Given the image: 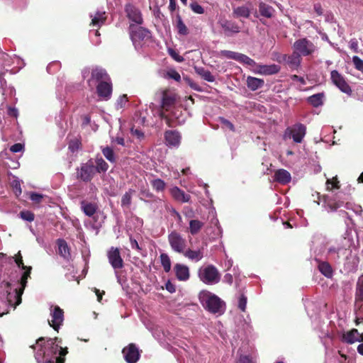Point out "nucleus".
Here are the masks:
<instances>
[{"instance_id":"1","label":"nucleus","mask_w":363,"mask_h":363,"mask_svg":"<svg viewBox=\"0 0 363 363\" xmlns=\"http://www.w3.org/2000/svg\"><path fill=\"white\" fill-rule=\"evenodd\" d=\"M9 259L12 261L13 257H11ZM14 262L18 267L25 271L21 275L19 283L13 284L10 282L2 281L0 284V296L1 298L5 299L9 306L16 308L21 303V296L26 286L28 279L30 277L32 267L23 264L20 252L14 258Z\"/></svg>"},{"instance_id":"2","label":"nucleus","mask_w":363,"mask_h":363,"mask_svg":"<svg viewBox=\"0 0 363 363\" xmlns=\"http://www.w3.org/2000/svg\"><path fill=\"white\" fill-rule=\"evenodd\" d=\"M57 338L48 339L47 342H45V338L40 337L36 342V347H39L40 350L35 354V359L38 362H40V359L45 356H49L50 353L56 355L59 353L60 356H65L67 354V348H62L56 343ZM65 358L61 357L54 356L52 359L46 361L45 363H64Z\"/></svg>"},{"instance_id":"3","label":"nucleus","mask_w":363,"mask_h":363,"mask_svg":"<svg viewBox=\"0 0 363 363\" xmlns=\"http://www.w3.org/2000/svg\"><path fill=\"white\" fill-rule=\"evenodd\" d=\"M199 298L203 308L211 313L220 315L224 313L225 302L216 294L203 290L199 293Z\"/></svg>"},{"instance_id":"4","label":"nucleus","mask_w":363,"mask_h":363,"mask_svg":"<svg viewBox=\"0 0 363 363\" xmlns=\"http://www.w3.org/2000/svg\"><path fill=\"white\" fill-rule=\"evenodd\" d=\"M161 96L160 106L156 108L155 110V105L152 104L150 108L155 111V114L158 116L160 118L165 117V111H168L175 104L177 100V95L174 92L170 90H163L160 93Z\"/></svg>"},{"instance_id":"5","label":"nucleus","mask_w":363,"mask_h":363,"mask_svg":"<svg viewBox=\"0 0 363 363\" xmlns=\"http://www.w3.org/2000/svg\"><path fill=\"white\" fill-rule=\"evenodd\" d=\"M199 279L206 284H216L219 282L220 275L218 270L213 265L201 267L199 270Z\"/></svg>"},{"instance_id":"6","label":"nucleus","mask_w":363,"mask_h":363,"mask_svg":"<svg viewBox=\"0 0 363 363\" xmlns=\"http://www.w3.org/2000/svg\"><path fill=\"white\" fill-rule=\"evenodd\" d=\"M306 133V128L303 124L296 123L288 127L283 135V139L286 140L292 138L294 143L302 142Z\"/></svg>"},{"instance_id":"7","label":"nucleus","mask_w":363,"mask_h":363,"mask_svg":"<svg viewBox=\"0 0 363 363\" xmlns=\"http://www.w3.org/2000/svg\"><path fill=\"white\" fill-rule=\"evenodd\" d=\"M129 30L130 38L135 48L138 45H140L141 41L147 40L150 38V33L147 29L143 27L130 24Z\"/></svg>"},{"instance_id":"8","label":"nucleus","mask_w":363,"mask_h":363,"mask_svg":"<svg viewBox=\"0 0 363 363\" xmlns=\"http://www.w3.org/2000/svg\"><path fill=\"white\" fill-rule=\"evenodd\" d=\"M294 48L300 56L311 55L316 50L315 45L306 38L296 40L294 44Z\"/></svg>"},{"instance_id":"9","label":"nucleus","mask_w":363,"mask_h":363,"mask_svg":"<svg viewBox=\"0 0 363 363\" xmlns=\"http://www.w3.org/2000/svg\"><path fill=\"white\" fill-rule=\"evenodd\" d=\"M168 242L172 250L176 252L182 254L186 250V240L176 231H172L169 234Z\"/></svg>"},{"instance_id":"10","label":"nucleus","mask_w":363,"mask_h":363,"mask_svg":"<svg viewBox=\"0 0 363 363\" xmlns=\"http://www.w3.org/2000/svg\"><path fill=\"white\" fill-rule=\"evenodd\" d=\"M95 173V165L91 160L86 163L82 164L80 167H79L77 171V178L86 182H90Z\"/></svg>"},{"instance_id":"11","label":"nucleus","mask_w":363,"mask_h":363,"mask_svg":"<svg viewBox=\"0 0 363 363\" xmlns=\"http://www.w3.org/2000/svg\"><path fill=\"white\" fill-rule=\"evenodd\" d=\"M247 66L250 67L253 73L262 75L274 74L280 70V67L277 65H260L257 64L255 61L254 65H247Z\"/></svg>"},{"instance_id":"12","label":"nucleus","mask_w":363,"mask_h":363,"mask_svg":"<svg viewBox=\"0 0 363 363\" xmlns=\"http://www.w3.org/2000/svg\"><path fill=\"white\" fill-rule=\"evenodd\" d=\"M220 55L223 56L225 58H228V59L235 60H236L243 65H246L255 64L254 60L251 59L250 57H249L248 56H247L244 54L237 52H233V51H230V50H221L220 52Z\"/></svg>"},{"instance_id":"13","label":"nucleus","mask_w":363,"mask_h":363,"mask_svg":"<svg viewBox=\"0 0 363 363\" xmlns=\"http://www.w3.org/2000/svg\"><path fill=\"white\" fill-rule=\"evenodd\" d=\"M330 79L332 82L340 89L342 92L350 94L352 89L345 79V77L337 70H333L330 72Z\"/></svg>"},{"instance_id":"14","label":"nucleus","mask_w":363,"mask_h":363,"mask_svg":"<svg viewBox=\"0 0 363 363\" xmlns=\"http://www.w3.org/2000/svg\"><path fill=\"white\" fill-rule=\"evenodd\" d=\"M50 316L51 320H49V324L55 330H57L64 320V312L57 306H51Z\"/></svg>"},{"instance_id":"15","label":"nucleus","mask_w":363,"mask_h":363,"mask_svg":"<svg viewBox=\"0 0 363 363\" xmlns=\"http://www.w3.org/2000/svg\"><path fill=\"white\" fill-rule=\"evenodd\" d=\"M107 256L110 264L115 270L121 269L123 267V261L118 248L111 247L108 251Z\"/></svg>"},{"instance_id":"16","label":"nucleus","mask_w":363,"mask_h":363,"mask_svg":"<svg viewBox=\"0 0 363 363\" xmlns=\"http://www.w3.org/2000/svg\"><path fill=\"white\" fill-rule=\"evenodd\" d=\"M97 94L104 100H108L112 94V84L111 79L102 81L96 86Z\"/></svg>"},{"instance_id":"17","label":"nucleus","mask_w":363,"mask_h":363,"mask_svg":"<svg viewBox=\"0 0 363 363\" xmlns=\"http://www.w3.org/2000/svg\"><path fill=\"white\" fill-rule=\"evenodd\" d=\"M0 166L15 169L19 167V162L16 159L12 158L10 152L5 150L0 153Z\"/></svg>"},{"instance_id":"18","label":"nucleus","mask_w":363,"mask_h":363,"mask_svg":"<svg viewBox=\"0 0 363 363\" xmlns=\"http://www.w3.org/2000/svg\"><path fill=\"white\" fill-rule=\"evenodd\" d=\"M123 357L128 363H135L140 357V352L134 344H130L123 350Z\"/></svg>"},{"instance_id":"19","label":"nucleus","mask_w":363,"mask_h":363,"mask_svg":"<svg viewBox=\"0 0 363 363\" xmlns=\"http://www.w3.org/2000/svg\"><path fill=\"white\" fill-rule=\"evenodd\" d=\"M125 12L130 21L137 25H141L143 23V20L138 9L131 4H128L125 6Z\"/></svg>"},{"instance_id":"20","label":"nucleus","mask_w":363,"mask_h":363,"mask_svg":"<svg viewBox=\"0 0 363 363\" xmlns=\"http://www.w3.org/2000/svg\"><path fill=\"white\" fill-rule=\"evenodd\" d=\"M166 144L169 147H177L181 143V135L176 130H168L164 135Z\"/></svg>"},{"instance_id":"21","label":"nucleus","mask_w":363,"mask_h":363,"mask_svg":"<svg viewBox=\"0 0 363 363\" xmlns=\"http://www.w3.org/2000/svg\"><path fill=\"white\" fill-rule=\"evenodd\" d=\"M342 341L347 344L363 341V334H359L357 329H352L342 335Z\"/></svg>"},{"instance_id":"22","label":"nucleus","mask_w":363,"mask_h":363,"mask_svg":"<svg viewBox=\"0 0 363 363\" xmlns=\"http://www.w3.org/2000/svg\"><path fill=\"white\" fill-rule=\"evenodd\" d=\"M106 14L104 11H96L94 13H90V18H91V26L93 27H97L99 28L103 26L106 20Z\"/></svg>"},{"instance_id":"23","label":"nucleus","mask_w":363,"mask_h":363,"mask_svg":"<svg viewBox=\"0 0 363 363\" xmlns=\"http://www.w3.org/2000/svg\"><path fill=\"white\" fill-rule=\"evenodd\" d=\"M341 197L337 196L335 199L325 197L324 203L328 211H335L337 208L344 206V201H341Z\"/></svg>"},{"instance_id":"24","label":"nucleus","mask_w":363,"mask_h":363,"mask_svg":"<svg viewBox=\"0 0 363 363\" xmlns=\"http://www.w3.org/2000/svg\"><path fill=\"white\" fill-rule=\"evenodd\" d=\"M174 269L176 277L179 281H186L189 279V269L186 265L176 264Z\"/></svg>"},{"instance_id":"25","label":"nucleus","mask_w":363,"mask_h":363,"mask_svg":"<svg viewBox=\"0 0 363 363\" xmlns=\"http://www.w3.org/2000/svg\"><path fill=\"white\" fill-rule=\"evenodd\" d=\"M170 194L175 200L182 203L189 202L191 199L190 195L186 194L177 186L172 187L170 189Z\"/></svg>"},{"instance_id":"26","label":"nucleus","mask_w":363,"mask_h":363,"mask_svg":"<svg viewBox=\"0 0 363 363\" xmlns=\"http://www.w3.org/2000/svg\"><path fill=\"white\" fill-rule=\"evenodd\" d=\"M182 254L185 257L195 262H199L203 257V249H198L196 250L187 249L185 250Z\"/></svg>"},{"instance_id":"27","label":"nucleus","mask_w":363,"mask_h":363,"mask_svg":"<svg viewBox=\"0 0 363 363\" xmlns=\"http://www.w3.org/2000/svg\"><path fill=\"white\" fill-rule=\"evenodd\" d=\"M210 228H213V235L212 238L216 239L217 238L221 237L222 235V228L220 225H219V222L218 218L213 215V218L211 219L210 221V227L206 228V233L208 234L210 233L208 230Z\"/></svg>"},{"instance_id":"28","label":"nucleus","mask_w":363,"mask_h":363,"mask_svg":"<svg viewBox=\"0 0 363 363\" xmlns=\"http://www.w3.org/2000/svg\"><path fill=\"white\" fill-rule=\"evenodd\" d=\"M58 246V252L65 259L69 260L71 258L70 250L67 242L62 239L57 241Z\"/></svg>"},{"instance_id":"29","label":"nucleus","mask_w":363,"mask_h":363,"mask_svg":"<svg viewBox=\"0 0 363 363\" xmlns=\"http://www.w3.org/2000/svg\"><path fill=\"white\" fill-rule=\"evenodd\" d=\"M220 26L227 34L238 33L240 32V27L235 22L225 20L220 22Z\"/></svg>"},{"instance_id":"30","label":"nucleus","mask_w":363,"mask_h":363,"mask_svg":"<svg viewBox=\"0 0 363 363\" xmlns=\"http://www.w3.org/2000/svg\"><path fill=\"white\" fill-rule=\"evenodd\" d=\"M291 179L290 173L284 169L277 170L274 174V179L282 184L289 183Z\"/></svg>"},{"instance_id":"31","label":"nucleus","mask_w":363,"mask_h":363,"mask_svg":"<svg viewBox=\"0 0 363 363\" xmlns=\"http://www.w3.org/2000/svg\"><path fill=\"white\" fill-rule=\"evenodd\" d=\"M81 208L85 215L91 217L96 213L98 206L96 203L82 201L81 202Z\"/></svg>"},{"instance_id":"32","label":"nucleus","mask_w":363,"mask_h":363,"mask_svg":"<svg viewBox=\"0 0 363 363\" xmlns=\"http://www.w3.org/2000/svg\"><path fill=\"white\" fill-rule=\"evenodd\" d=\"M247 87L252 91H256L263 86L264 82L262 79L248 77L246 80Z\"/></svg>"},{"instance_id":"33","label":"nucleus","mask_w":363,"mask_h":363,"mask_svg":"<svg viewBox=\"0 0 363 363\" xmlns=\"http://www.w3.org/2000/svg\"><path fill=\"white\" fill-rule=\"evenodd\" d=\"M91 79L97 82H102L110 79L105 69L102 68H95L91 72Z\"/></svg>"},{"instance_id":"34","label":"nucleus","mask_w":363,"mask_h":363,"mask_svg":"<svg viewBox=\"0 0 363 363\" xmlns=\"http://www.w3.org/2000/svg\"><path fill=\"white\" fill-rule=\"evenodd\" d=\"M342 242V245L337 244V253L339 255V259L340 258L347 257V247H350V245H351V240L350 238H344Z\"/></svg>"},{"instance_id":"35","label":"nucleus","mask_w":363,"mask_h":363,"mask_svg":"<svg viewBox=\"0 0 363 363\" xmlns=\"http://www.w3.org/2000/svg\"><path fill=\"white\" fill-rule=\"evenodd\" d=\"M274 11H275L272 6L265 3L262 2L259 4V12L261 16L265 18H272L273 16Z\"/></svg>"},{"instance_id":"36","label":"nucleus","mask_w":363,"mask_h":363,"mask_svg":"<svg viewBox=\"0 0 363 363\" xmlns=\"http://www.w3.org/2000/svg\"><path fill=\"white\" fill-rule=\"evenodd\" d=\"M233 13L236 18L243 17L247 18L250 17L251 11L248 6H241L234 8Z\"/></svg>"},{"instance_id":"37","label":"nucleus","mask_w":363,"mask_h":363,"mask_svg":"<svg viewBox=\"0 0 363 363\" xmlns=\"http://www.w3.org/2000/svg\"><path fill=\"white\" fill-rule=\"evenodd\" d=\"M204 223L197 219L189 221V232L191 235H196L203 227Z\"/></svg>"},{"instance_id":"38","label":"nucleus","mask_w":363,"mask_h":363,"mask_svg":"<svg viewBox=\"0 0 363 363\" xmlns=\"http://www.w3.org/2000/svg\"><path fill=\"white\" fill-rule=\"evenodd\" d=\"M195 70L203 79L207 82H213L215 81V77L211 73L210 71L204 69L203 67H195Z\"/></svg>"},{"instance_id":"39","label":"nucleus","mask_w":363,"mask_h":363,"mask_svg":"<svg viewBox=\"0 0 363 363\" xmlns=\"http://www.w3.org/2000/svg\"><path fill=\"white\" fill-rule=\"evenodd\" d=\"M363 301V275H362L357 281V289L356 292V305L358 306Z\"/></svg>"},{"instance_id":"40","label":"nucleus","mask_w":363,"mask_h":363,"mask_svg":"<svg viewBox=\"0 0 363 363\" xmlns=\"http://www.w3.org/2000/svg\"><path fill=\"white\" fill-rule=\"evenodd\" d=\"M324 94L318 93L308 98V101L314 107H318L323 104Z\"/></svg>"},{"instance_id":"41","label":"nucleus","mask_w":363,"mask_h":363,"mask_svg":"<svg viewBox=\"0 0 363 363\" xmlns=\"http://www.w3.org/2000/svg\"><path fill=\"white\" fill-rule=\"evenodd\" d=\"M319 271L325 277H330L333 275V270L330 265L325 262H320L318 264Z\"/></svg>"},{"instance_id":"42","label":"nucleus","mask_w":363,"mask_h":363,"mask_svg":"<svg viewBox=\"0 0 363 363\" xmlns=\"http://www.w3.org/2000/svg\"><path fill=\"white\" fill-rule=\"evenodd\" d=\"M286 62L292 67H297L301 63V56L294 52L287 57Z\"/></svg>"},{"instance_id":"43","label":"nucleus","mask_w":363,"mask_h":363,"mask_svg":"<svg viewBox=\"0 0 363 363\" xmlns=\"http://www.w3.org/2000/svg\"><path fill=\"white\" fill-rule=\"evenodd\" d=\"M176 28L179 34L182 35H186L188 34V28L184 23L182 18L179 16H177V25Z\"/></svg>"},{"instance_id":"44","label":"nucleus","mask_w":363,"mask_h":363,"mask_svg":"<svg viewBox=\"0 0 363 363\" xmlns=\"http://www.w3.org/2000/svg\"><path fill=\"white\" fill-rule=\"evenodd\" d=\"M160 261L164 270L169 272L171 269V260L168 255L162 253L160 255Z\"/></svg>"},{"instance_id":"45","label":"nucleus","mask_w":363,"mask_h":363,"mask_svg":"<svg viewBox=\"0 0 363 363\" xmlns=\"http://www.w3.org/2000/svg\"><path fill=\"white\" fill-rule=\"evenodd\" d=\"M355 323L356 325H359L360 323H363V308L362 304L359 303L358 306L355 304Z\"/></svg>"},{"instance_id":"46","label":"nucleus","mask_w":363,"mask_h":363,"mask_svg":"<svg viewBox=\"0 0 363 363\" xmlns=\"http://www.w3.org/2000/svg\"><path fill=\"white\" fill-rule=\"evenodd\" d=\"M151 184L153 189L157 191H163L166 186L165 182L160 179H153L152 181H151Z\"/></svg>"},{"instance_id":"47","label":"nucleus","mask_w":363,"mask_h":363,"mask_svg":"<svg viewBox=\"0 0 363 363\" xmlns=\"http://www.w3.org/2000/svg\"><path fill=\"white\" fill-rule=\"evenodd\" d=\"M96 172H106L108 168V164L102 158L96 159Z\"/></svg>"},{"instance_id":"48","label":"nucleus","mask_w":363,"mask_h":363,"mask_svg":"<svg viewBox=\"0 0 363 363\" xmlns=\"http://www.w3.org/2000/svg\"><path fill=\"white\" fill-rule=\"evenodd\" d=\"M103 155L104 157L111 162H114L116 161L115 155L113 150L109 147H106L103 148L102 150Z\"/></svg>"},{"instance_id":"49","label":"nucleus","mask_w":363,"mask_h":363,"mask_svg":"<svg viewBox=\"0 0 363 363\" xmlns=\"http://www.w3.org/2000/svg\"><path fill=\"white\" fill-rule=\"evenodd\" d=\"M131 199H132V191H129L128 192H125L121 199V205L123 206H127L128 207L131 203Z\"/></svg>"},{"instance_id":"50","label":"nucleus","mask_w":363,"mask_h":363,"mask_svg":"<svg viewBox=\"0 0 363 363\" xmlns=\"http://www.w3.org/2000/svg\"><path fill=\"white\" fill-rule=\"evenodd\" d=\"M247 296L244 294H240L238 297V308L242 311L245 312L247 306Z\"/></svg>"},{"instance_id":"51","label":"nucleus","mask_w":363,"mask_h":363,"mask_svg":"<svg viewBox=\"0 0 363 363\" xmlns=\"http://www.w3.org/2000/svg\"><path fill=\"white\" fill-rule=\"evenodd\" d=\"M339 182L337 177L333 178V179H328L326 182V189L328 190H332L333 189H339Z\"/></svg>"},{"instance_id":"52","label":"nucleus","mask_w":363,"mask_h":363,"mask_svg":"<svg viewBox=\"0 0 363 363\" xmlns=\"http://www.w3.org/2000/svg\"><path fill=\"white\" fill-rule=\"evenodd\" d=\"M352 62L355 69L363 73V60L358 56H353Z\"/></svg>"},{"instance_id":"53","label":"nucleus","mask_w":363,"mask_h":363,"mask_svg":"<svg viewBox=\"0 0 363 363\" xmlns=\"http://www.w3.org/2000/svg\"><path fill=\"white\" fill-rule=\"evenodd\" d=\"M328 256L331 259L333 260H338L339 259V255L337 253V245L335 246H331L329 247L328 251Z\"/></svg>"},{"instance_id":"54","label":"nucleus","mask_w":363,"mask_h":363,"mask_svg":"<svg viewBox=\"0 0 363 363\" xmlns=\"http://www.w3.org/2000/svg\"><path fill=\"white\" fill-rule=\"evenodd\" d=\"M345 207L347 209L352 210L355 213L359 214V215H360L362 213V207L360 206L352 204V203H351L350 202H347L345 204Z\"/></svg>"},{"instance_id":"55","label":"nucleus","mask_w":363,"mask_h":363,"mask_svg":"<svg viewBox=\"0 0 363 363\" xmlns=\"http://www.w3.org/2000/svg\"><path fill=\"white\" fill-rule=\"evenodd\" d=\"M21 218L24 220L29 222H31L34 220V214L28 211H23L20 213Z\"/></svg>"},{"instance_id":"56","label":"nucleus","mask_w":363,"mask_h":363,"mask_svg":"<svg viewBox=\"0 0 363 363\" xmlns=\"http://www.w3.org/2000/svg\"><path fill=\"white\" fill-rule=\"evenodd\" d=\"M90 36H91V42L93 44H94L96 45L100 44L101 40L99 38V37L100 36V33L98 30H91Z\"/></svg>"},{"instance_id":"57","label":"nucleus","mask_w":363,"mask_h":363,"mask_svg":"<svg viewBox=\"0 0 363 363\" xmlns=\"http://www.w3.org/2000/svg\"><path fill=\"white\" fill-rule=\"evenodd\" d=\"M191 9L196 13L203 14L204 13L203 8L196 2H193L190 4Z\"/></svg>"},{"instance_id":"58","label":"nucleus","mask_w":363,"mask_h":363,"mask_svg":"<svg viewBox=\"0 0 363 363\" xmlns=\"http://www.w3.org/2000/svg\"><path fill=\"white\" fill-rule=\"evenodd\" d=\"M128 101V99H127V96L126 95H123V96H121L117 101H116V108L118 109L119 108H122L125 105V104L127 103Z\"/></svg>"},{"instance_id":"59","label":"nucleus","mask_w":363,"mask_h":363,"mask_svg":"<svg viewBox=\"0 0 363 363\" xmlns=\"http://www.w3.org/2000/svg\"><path fill=\"white\" fill-rule=\"evenodd\" d=\"M43 195L38 193L32 192L30 195V199L32 201L39 203L42 201V199H43Z\"/></svg>"},{"instance_id":"60","label":"nucleus","mask_w":363,"mask_h":363,"mask_svg":"<svg viewBox=\"0 0 363 363\" xmlns=\"http://www.w3.org/2000/svg\"><path fill=\"white\" fill-rule=\"evenodd\" d=\"M349 47L351 50H352L354 52H359V45L358 41L356 38H352L350 40Z\"/></svg>"},{"instance_id":"61","label":"nucleus","mask_w":363,"mask_h":363,"mask_svg":"<svg viewBox=\"0 0 363 363\" xmlns=\"http://www.w3.org/2000/svg\"><path fill=\"white\" fill-rule=\"evenodd\" d=\"M23 150V145L21 143H16L13 145L9 150V152L16 153Z\"/></svg>"},{"instance_id":"62","label":"nucleus","mask_w":363,"mask_h":363,"mask_svg":"<svg viewBox=\"0 0 363 363\" xmlns=\"http://www.w3.org/2000/svg\"><path fill=\"white\" fill-rule=\"evenodd\" d=\"M236 363H255L253 359L247 355H240Z\"/></svg>"},{"instance_id":"63","label":"nucleus","mask_w":363,"mask_h":363,"mask_svg":"<svg viewBox=\"0 0 363 363\" xmlns=\"http://www.w3.org/2000/svg\"><path fill=\"white\" fill-rule=\"evenodd\" d=\"M220 122L225 127V128H228V129H230V130L232 131H234L235 130V128H234V125L233 124L229 121L228 120L224 118H220Z\"/></svg>"},{"instance_id":"64","label":"nucleus","mask_w":363,"mask_h":363,"mask_svg":"<svg viewBox=\"0 0 363 363\" xmlns=\"http://www.w3.org/2000/svg\"><path fill=\"white\" fill-rule=\"evenodd\" d=\"M170 55L177 62H181L184 60L183 57L179 55L175 51L169 50Z\"/></svg>"}]
</instances>
